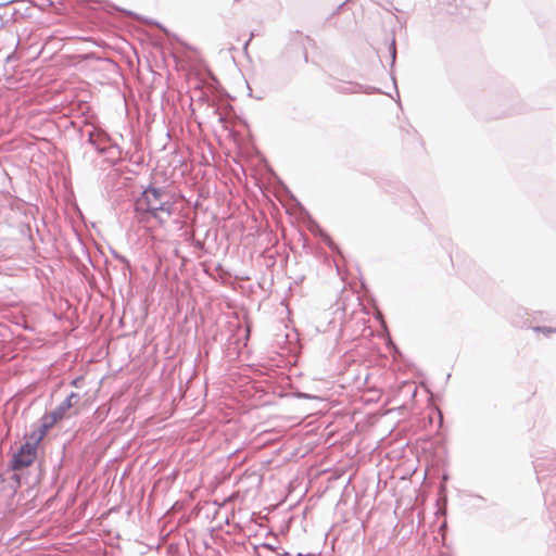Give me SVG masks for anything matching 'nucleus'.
Wrapping results in <instances>:
<instances>
[{
  "mask_svg": "<svg viewBox=\"0 0 556 556\" xmlns=\"http://www.w3.org/2000/svg\"><path fill=\"white\" fill-rule=\"evenodd\" d=\"M98 148H94L96 151L99 153V154H106L108 155V161L112 164V165H116L119 161H121V156H122V148L117 144V143H113L111 142L112 139L111 137L103 132V131H99L98 132Z\"/></svg>",
  "mask_w": 556,
  "mask_h": 556,
  "instance_id": "4",
  "label": "nucleus"
},
{
  "mask_svg": "<svg viewBox=\"0 0 556 556\" xmlns=\"http://www.w3.org/2000/svg\"><path fill=\"white\" fill-rule=\"evenodd\" d=\"M276 554H277V556H292L291 553H289L285 549H280V548L276 552Z\"/></svg>",
  "mask_w": 556,
  "mask_h": 556,
  "instance_id": "20",
  "label": "nucleus"
},
{
  "mask_svg": "<svg viewBox=\"0 0 556 556\" xmlns=\"http://www.w3.org/2000/svg\"><path fill=\"white\" fill-rule=\"evenodd\" d=\"M80 400L81 395L72 391L51 413L62 420L68 416L70 409L75 407Z\"/></svg>",
  "mask_w": 556,
  "mask_h": 556,
  "instance_id": "5",
  "label": "nucleus"
},
{
  "mask_svg": "<svg viewBox=\"0 0 556 556\" xmlns=\"http://www.w3.org/2000/svg\"><path fill=\"white\" fill-rule=\"evenodd\" d=\"M38 457V446L29 440L24 443L12 454L8 468L11 471H20L30 467Z\"/></svg>",
  "mask_w": 556,
  "mask_h": 556,
  "instance_id": "2",
  "label": "nucleus"
},
{
  "mask_svg": "<svg viewBox=\"0 0 556 556\" xmlns=\"http://www.w3.org/2000/svg\"><path fill=\"white\" fill-rule=\"evenodd\" d=\"M533 467L536 472V479L540 482L544 476L556 471V459L554 457L536 458L533 462Z\"/></svg>",
  "mask_w": 556,
  "mask_h": 556,
  "instance_id": "8",
  "label": "nucleus"
},
{
  "mask_svg": "<svg viewBox=\"0 0 556 556\" xmlns=\"http://www.w3.org/2000/svg\"><path fill=\"white\" fill-rule=\"evenodd\" d=\"M224 119L223 115L219 114L218 121L222 122Z\"/></svg>",
  "mask_w": 556,
  "mask_h": 556,
  "instance_id": "27",
  "label": "nucleus"
},
{
  "mask_svg": "<svg viewBox=\"0 0 556 556\" xmlns=\"http://www.w3.org/2000/svg\"><path fill=\"white\" fill-rule=\"evenodd\" d=\"M389 53L391 59L390 67L393 68L396 61V40L394 34L392 35V38L389 43Z\"/></svg>",
  "mask_w": 556,
  "mask_h": 556,
  "instance_id": "11",
  "label": "nucleus"
},
{
  "mask_svg": "<svg viewBox=\"0 0 556 556\" xmlns=\"http://www.w3.org/2000/svg\"><path fill=\"white\" fill-rule=\"evenodd\" d=\"M8 481L10 483V486L15 491L16 489H18L21 485H22V477L21 475L18 473V471H11L10 470V476L8 478Z\"/></svg>",
  "mask_w": 556,
  "mask_h": 556,
  "instance_id": "10",
  "label": "nucleus"
},
{
  "mask_svg": "<svg viewBox=\"0 0 556 556\" xmlns=\"http://www.w3.org/2000/svg\"><path fill=\"white\" fill-rule=\"evenodd\" d=\"M304 60H305V62H307V52L306 51H304Z\"/></svg>",
  "mask_w": 556,
  "mask_h": 556,
  "instance_id": "26",
  "label": "nucleus"
},
{
  "mask_svg": "<svg viewBox=\"0 0 556 556\" xmlns=\"http://www.w3.org/2000/svg\"><path fill=\"white\" fill-rule=\"evenodd\" d=\"M295 556H316L314 553H298Z\"/></svg>",
  "mask_w": 556,
  "mask_h": 556,
  "instance_id": "22",
  "label": "nucleus"
},
{
  "mask_svg": "<svg viewBox=\"0 0 556 556\" xmlns=\"http://www.w3.org/2000/svg\"><path fill=\"white\" fill-rule=\"evenodd\" d=\"M81 379H83L81 377H77V378H75V379L71 382V384H72V386H74V387H78V384H79V382L81 381Z\"/></svg>",
  "mask_w": 556,
  "mask_h": 556,
  "instance_id": "21",
  "label": "nucleus"
},
{
  "mask_svg": "<svg viewBox=\"0 0 556 556\" xmlns=\"http://www.w3.org/2000/svg\"><path fill=\"white\" fill-rule=\"evenodd\" d=\"M471 496H472V497H476V498H478V500L484 501V497H483V496H481V495H471Z\"/></svg>",
  "mask_w": 556,
  "mask_h": 556,
  "instance_id": "24",
  "label": "nucleus"
},
{
  "mask_svg": "<svg viewBox=\"0 0 556 556\" xmlns=\"http://www.w3.org/2000/svg\"><path fill=\"white\" fill-rule=\"evenodd\" d=\"M193 247L195 249L203 250L204 249V242L201 241V240H195V241H193Z\"/></svg>",
  "mask_w": 556,
  "mask_h": 556,
  "instance_id": "18",
  "label": "nucleus"
},
{
  "mask_svg": "<svg viewBox=\"0 0 556 556\" xmlns=\"http://www.w3.org/2000/svg\"><path fill=\"white\" fill-rule=\"evenodd\" d=\"M250 41H251V38H249V40H247V42L244 43V49H247V47L250 43Z\"/></svg>",
  "mask_w": 556,
  "mask_h": 556,
  "instance_id": "25",
  "label": "nucleus"
},
{
  "mask_svg": "<svg viewBox=\"0 0 556 556\" xmlns=\"http://www.w3.org/2000/svg\"><path fill=\"white\" fill-rule=\"evenodd\" d=\"M60 419L53 415L51 412H46L37 422L30 426V431L25 434V438L29 440L31 443L37 446L47 435L49 430L58 422Z\"/></svg>",
  "mask_w": 556,
  "mask_h": 556,
  "instance_id": "3",
  "label": "nucleus"
},
{
  "mask_svg": "<svg viewBox=\"0 0 556 556\" xmlns=\"http://www.w3.org/2000/svg\"><path fill=\"white\" fill-rule=\"evenodd\" d=\"M333 88L337 91L342 92V93H359V92H364V93L371 94V93H376V92L380 91L376 87L364 86V85L355 84V83L338 84V85L333 86Z\"/></svg>",
  "mask_w": 556,
  "mask_h": 556,
  "instance_id": "7",
  "label": "nucleus"
},
{
  "mask_svg": "<svg viewBox=\"0 0 556 556\" xmlns=\"http://www.w3.org/2000/svg\"><path fill=\"white\" fill-rule=\"evenodd\" d=\"M308 229L313 233V236L319 238L333 253H339V247L316 222L313 220Z\"/></svg>",
  "mask_w": 556,
  "mask_h": 556,
  "instance_id": "9",
  "label": "nucleus"
},
{
  "mask_svg": "<svg viewBox=\"0 0 556 556\" xmlns=\"http://www.w3.org/2000/svg\"><path fill=\"white\" fill-rule=\"evenodd\" d=\"M544 502L548 513V518L556 527V480L552 481L544 494Z\"/></svg>",
  "mask_w": 556,
  "mask_h": 556,
  "instance_id": "6",
  "label": "nucleus"
},
{
  "mask_svg": "<svg viewBox=\"0 0 556 556\" xmlns=\"http://www.w3.org/2000/svg\"><path fill=\"white\" fill-rule=\"evenodd\" d=\"M154 25L160 27L169 38H174L175 40H178V37L174 34H170L167 28H165L163 25H161L159 22H152Z\"/></svg>",
  "mask_w": 556,
  "mask_h": 556,
  "instance_id": "17",
  "label": "nucleus"
},
{
  "mask_svg": "<svg viewBox=\"0 0 556 556\" xmlns=\"http://www.w3.org/2000/svg\"><path fill=\"white\" fill-rule=\"evenodd\" d=\"M98 132L99 131L92 130V131H89L88 136H87V143L92 146L93 148H98L99 147L98 143H97V141L99 140L98 139Z\"/></svg>",
  "mask_w": 556,
  "mask_h": 556,
  "instance_id": "14",
  "label": "nucleus"
},
{
  "mask_svg": "<svg viewBox=\"0 0 556 556\" xmlns=\"http://www.w3.org/2000/svg\"><path fill=\"white\" fill-rule=\"evenodd\" d=\"M260 547L266 548V549L271 551L274 553H276L279 549L278 546H276V545H274L271 543H268V542H264V543H262L260 545H255L254 546V551H257Z\"/></svg>",
  "mask_w": 556,
  "mask_h": 556,
  "instance_id": "15",
  "label": "nucleus"
},
{
  "mask_svg": "<svg viewBox=\"0 0 556 556\" xmlns=\"http://www.w3.org/2000/svg\"><path fill=\"white\" fill-rule=\"evenodd\" d=\"M548 556H556V547H553Z\"/></svg>",
  "mask_w": 556,
  "mask_h": 556,
  "instance_id": "23",
  "label": "nucleus"
},
{
  "mask_svg": "<svg viewBox=\"0 0 556 556\" xmlns=\"http://www.w3.org/2000/svg\"><path fill=\"white\" fill-rule=\"evenodd\" d=\"M387 348L390 351V353L393 354V356H395L396 354L400 353L399 348L396 346V344L391 339L388 340Z\"/></svg>",
  "mask_w": 556,
  "mask_h": 556,
  "instance_id": "16",
  "label": "nucleus"
},
{
  "mask_svg": "<svg viewBox=\"0 0 556 556\" xmlns=\"http://www.w3.org/2000/svg\"><path fill=\"white\" fill-rule=\"evenodd\" d=\"M113 257L117 261H119L123 265H124V269H127V270H130V262L127 257H125L124 255L119 254L117 251L115 250H112L111 251Z\"/></svg>",
  "mask_w": 556,
  "mask_h": 556,
  "instance_id": "13",
  "label": "nucleus"
},
{
  "mask_svg": "<svg viewBox=\"0 0 556 556\" xmlns=\"http://www.w3.org/2000/svg\"><path fill=\"white\" fill-rule=\"evenodd\" d=\"M534 332L543 333L545 337H549L553 333H556V328L547 327V326H534L532 327Z\"/></svg>",
  "mask_w": 556,
  "mask_h": 556,
  "instance_id": "12",
  "label": "nucleus"
},
{
  "mask_svg": "<svg viewBox=\"0 0 556 556\" xmlns=\"http://www.w3.org/2000/svg\"><path fill=\"white\" fill-rule=\"evenodd\" d=\"M350 1H351V0H344L341 4H339V5L337 7L336 11L332 13V15H334V14L339 13V12L342 10V8H343L348 2H350Z\"/></svg>",
  "mask_w": 556,
  "mask_h": 556,
  "instance_id": "19",
  "label": "nucleus"
},
{
  "mask_svg": "<svg viewBox=\"0 0 556 556\" xmlns=\"http://www.w3.org/2000/svg\"><path fill=\"white\" fill-rule=\"evenodd\" d=\"M174 202L170 194L165 188L149 185L141 194L136 199L134 210L137 214L149 215L162 222L160 213L170 216L174 212Z\"/></svg>",
  "mask_w": 556,
  "mask_h": 556,
  "instance_id": "1",
  "label": "nucleus"
}]
</instances>
